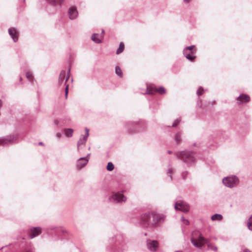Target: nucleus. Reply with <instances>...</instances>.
<instances>
[{"label": "nucleus", "mask_w": 252, "mask_h": 252, "mask_svg": "<svg viewBox=\"0 0 252 252\" xmlns=\"http://www.w3.org/2000/svg\"><path fill=\"white\" fill-rule=\"evenodd\" d=\"M195 153L187 150L177 152L176 156L177 158L186 163L188 166H191L195 161Z\"/></svg>", "instance_id": "obj_1"}, {"label": "nucleus", "mask_w": 252, "mask_h": 252, "mask_svg": "<svg viewBox=\"0 0 252 252\" xmlns=\"http://www.w3.org/2000/svg\"><path fill=\"white\" fill-rule=\"evenodd\" d=\"M239 182L238 178L235 175L225 177L222 179V183L229 188H232L237 186Z\"/></svg>", "instance_id": "obj_2"}, {"label": "nucleus", "mask_w": 252, "mask_h": 252, "mask_svg": "<svg viewBox=\"0 0 252 252\" xmlns=\"http://www.w3.org/2000/svg\"><path fill=\"white\" fill-rule=\"evenodd\" d=\"M152 213H146L141 217V222L145 227H155L154 221H153Z\"/></svg>", "instance_id": "obj_3"}, {"label": "nucleus", "mask_w": 252, "mask_h": 252, "mask_svg": "<svg viewBox=\"0 0 252 252\" xmlns=\"http://www.w3.org/2000/svg\"><path fill=\"white\" fill-rule=\"evenodd\" d=\"M191 242L196 248H201L206 243V240L200 234H199L197 238L193 237L191 238Z\"/></svg>", "instance_id": "obj_4"}, {"label": "nucleus", "mask_w": 252, "mask_h": 252, "mask_svg": "<svg viewBox=\"0 0 252 252\" xmlns=\"http://www.w3.org/2000/svg\"><path fill=\"white\" fill-rule=\"evenodd\" d=\"M17 141L16 137L13 135H8L4 137L0 138V145L7 146L15 143Z\"/></svg>", "instance_id": "obj_5"}, {"label": "nucleus", "mask_w": 252, "mask_h": 252, "mask_svg": "<svg viewBox=\"0 0 252 252\" xmlns=\"http://www.w3.org/2000/svg\"><path fill=\"white\" fill-rule=\"evenodd\" d=\"M126 199V196L120 192L113 193L110 197V200L114 203H121L125 202Z\"/></svg>", "instance_id": "obj_6"}, {"label": "nucleus", "mask_w": 252, "mask_h": 252, "mask_svg": "<svg viewBox=\"0 0 252 252\" xmlns=\"http://www.w3.org/2000/svg\"><path fill=\"white\" fill-rule=\"evenodd\" d=\"M174 208L176 210H179L183 212H187L189 210L188 204L183 201H179L175 203Z\"/></svg>", "instance_id": "obj_7"}, {"label": "nucleus", "mask_w": 252, "mask_h": 252, "mask_svg": "<svg viewBox=\"0 0 252 252\" xmlns=\"http://www.w3.org/2000/svg\"><path fill=\"white\" fill-rule=\"evenodd\" d=\"M90 154H88L85 158H79L76 162V168L78 170H80L84 167L88 163L90 158Z\"/></svg>", "instance_id": "obj_8"}, {"label": "nucleus", "mask_w": 252, "mask_h": 252, "mask_svg": "<svg viewBox=\"0 0 252 252\" xmlns=\"http://www.w3.org/2000/svg\"><path fill=\"white\" fill-rule=\"evenodd\" d=\"M194 46L193 45L186 47L184 51L183 54L187 59L189 60L192 61L195 59V57L194 55V51L193 49Z\"/></svg>", "instance_id": "obj_9"}, {"label": "nucleus", "mask_w": 252, "mask_h": 252, "mask_svg": "<svg viewBox=\"0 0 252 252\" xmlns=\"http://www.w3.org/2000/svg\"><path fill=\"white\" fill-rule=\"evenodd\" d=\"M86 133L84 136L80 137L77 142V150L80 152L83 146L84 147L86 145V141L89 135V129L87 128H85Z\"/></svg>", "instance_id": "obj_10"}, {"label": "nucleus", "mask_w": 252, "mask_h": 252, "mask_svg": "<svg viewBox=\"0 0 252 252\" xmlns=\"http://www.w3.org/2000/svg\"><path fill=\"white\" fill-rule=\"evenodd\" d=\"M140 124L139 122H128L126 124V128L127 130L130 133H134L136 131L135 129L137 128V126Z\"/></svg>", "instance_id": "obj_11"}, {"label": "nucleus", "mask_w": 252, "mask_h": 252, "mask_svg": "<svg viewBox=\"0 0 252 252\" xmlns=\"http://www.w3.org/2000/svg\"><path fill=\"white\" fill-rule=\"evenodd\" d=\"M147 246L148 250L151 252H156L158 247V243L156 240L148 239L147 241Z\"/></svg>", "instance_id": "obj_12"}, {"label": "nucleus", "mask_w": 252, "mask_h": 252, "mask_svg": "<svg viewBox=\"0 0 252 252\" xmlns=\"http://www.w3.org/2000/svg\"><path fill=\"white\" fill-rule=\"evenodd\" d=\"M154 92H158L160 94H163L166 93V90L163 87H160L158 88L156 87L150 88L147 87L146 94H152Z\"/></svg>", "instance_id": "obj_13"}, {"label": "nucleus", "mask_w": 252, "mask_h": 252, "mask_svg": "<svg viewBox=\"0 0 252 252\" xmlns=\"http://www.w3.org/2000/svg\"><path fill=\"white\" fill-rule=\"evenodd\" d=\"M41 233V228L40 227L31 228L29 231V237L32 239L38 236Z\"/></svg>", "instance_id": "obj_14"}, {"label": "nucleus", "mask_w": 252, "mask_h": 252, "mask_svg": "<svg viewBox=\"0 0 252 252\" xmlns=\"http://www.w3.org/2000/svg\"><path fill=\"white\" fill-rule=\"evenodd\" d=\"M153 216V224H154L155 227L158 226V223L161 222L163 221L164 217L162 215L158 214L152 212Z\"/></svg>", "instance_id": "obj_15"}, {"label": "nucleus", "mask_w": 252, "mask_h": 252, "mask_svg": "<svg viewBox=\"0 0 252 252\" xmlns=\"http://www.w3.org/2000/svg\"><path fill=\"white\" fill-rule=\"evenodd\" d=\"M238 103L241 104L244 103H247L250 100V97L249 95L242 94H241L237 98Z\"/></svg>", "instance_id": "obj_16"}, {"label": "nucleus", "mask_w": 252, "mask_h": 252, "mask_svg": "<svg viewBox=\"0 0 252 252\" xmlns=\"http://www.w3.org/2000/svg\"><path fill=\"white\" fill-rule=\"evenodd\" d=\"M68 13L69 19L71 20L75 19L77 17L78 14L76 7L74 6L70 7L68 9Z\"/></svg>", "instance_id": "obj_17"}, {"label": "nucleus", "mask_w": 252, "mask_h": 252, "mask_svg": "<svg viewBox=\"0 0 252 252\" xmlns=\"http://www.w3.org/2000/svg\"><path fill=\"white\" fill-rule=\"evenodd\" d=\"M8 33L12 37L14 42H16L18 40V33L16 30L14 28H10L8 29Z\"/></svg>", "instance_id": "obj_18"}, {"label": "nucleus", "mask_w": 252, "mask_h": 252, "mask_svg": "<svg viewBox=\"0 0 252 252\" xmlns=\"http://www.w3.org/2000/svg\"><path fill=\"white\" fill-rule=\"evenodd\" d=\"M103 38V35H99L98 33H94L91 37L92 40L96 43H101Z\"/></svg>", "instance_id": "obj_19"}, {"label": "nucleus", "mask_w": 252, "mask_h": 252, "mask_svg": "<svg viewBox=\"0 0 252 252\" xmlns=\"http://www.w3.org/2000/svg\"><path fill=\"white\" fill-rule=\"evenodd\" d=\"M66 75V71L65 70H62L59 75L58 79V83L62 84L63 83Z\"/></svg>", "instance_id": "obj_20"}, {"label": "nucleus", "mask_w": 252, "mask_h": 252, "mask_svg": "<svg viewBox=\"0 0 252 252\" xmlns=\"http://www.w3.org/2000/svg\"><path fill=\"white\" fill-rule=\"evenodd\" d=\"M49 3L53 5H59L61 6L64 0H47Z\"/></svg>", "instance_id": "obj_21"}, {"label": "nucleus", "mask_w": 252, "mask_h": 252, "mask_svg": "<svg viewBox=\"0 0 252 252\" xmlns=\"http://www.w3.org/2000/svg\"><path fill=\"white\" fill-rule=\"evenodd\" d=\"M222 216L220 214H215L212 216L211 219L212 220H221L222 219Z\"/></svg>", "instance_id": "obj_22"}, {"label": "nucleus", "mask_w": 252, "mask_h": 252, "mask_svg": "<svg viewBox=\"0 0 252 252\" xmlns=\"http://www.w3.org/2000/svg\"><path fill=\"white\" fill-rule=\"evenodd\" d=\"M73 129L72 128H66L64 129V134L67 137H70L72 136Z\"/></svg>", "instance_id": "obj_23"}, {"label": "nucleus", "mask_w": 252, "mask_h": 252, "mask_svg": "<svg viewBox=\"0 0 252 252\" xmlns=\"http://www.w3.org/2000/svg\"><path fill=\"white\" fill-rule=\"evenodd\" d=\"M175 141L176 143L179 144L181 141V133L179 132L176 133L175 135Z\"/></svg>", "instance_id": "obj_24"}, {"label": "nucleus", "mask_w": 252, "mask_h": 252, "mask_svg": "<svg viewBox=\"0 0 252 252\" xmlns=\"http://www.w3.org/2000/svg\"><path fill=\"white\" fill-rule=\"evenodd\" d=\"M124 44L123 43L121 42L119 44V47L116 51V54H119L121 53L124 51Z\"/></svg>", "instance_id": "obj_25"}, {"label": "nucleus", "mask_w": 252, "mask_h": 252, "mask_svg": "<svg viewBox=\"0 0 252 252\" xmlns=\"http://www.w3.org/2000/svg\"><path fill=\"white\" fill-rule=\"evenodd\" d=\"M115 72L116 74L119 77H121L123 76V72L119 66H117L115 67Z\"/></svg>", "instance_id": "obj_26"}, {"label": "nucleus", "mask_w": 252, "mask_h": 252, "mask_svg": "<svg viewBox=\"0 0 252 252\" xmlns=\"http://www.w3.org/2000/svg\"><path fill=\"white\" fill-rule=\"evenodd\" d=\"M26 76L27 78L30 81H32V80L33 79V75H32V73L31 71H27L26 73Z\"/></svg>", "instance_id": "obj_27"}, {"label": "nucleus", "mask_w": 252, "mask_h": 252, "mask_svg": "<svg viewBox=\"0 0 252 252\" xmlns=\"http://www.w3.org/2000/svg\"><path fill=\"white\" fill-rule=\"evenodd\" d=\"M114 166L111 162H109L107 165V170L108 171H112L114 169Z\"/></svg>", "instance_id": "obj_28"}, {"label": "nucleus", "mask_w": 252, "mask_h": 252, "mask_svg": "<svg viewBox=\"0 0 252 252\" xmlns=\"http://www.w3.org/2000/svg\"><path fill=\"white\" fill-rule=\"evenodd\" d=\"M174 172V170L172 168H169L168 169L167 171V174L168 176H169L170 177L171 180H172V174Z\"/></svg>", "instance_id": "obj_29"}, {"label": "nucleus", "mask_w": 252, "mask_h": 252, "mask_svg": "<svg viewBox=\"0 0 252 252\" xmlns=\"http://www.w3.org/2000/svg\"><path fill=\"white\" fill-rule=\"evenodd\" d=\"M247 225L250 230H252V216L249 219Z\"/></svg>", "instance_id": "obj_30"}, {"label": "nucleus", "mask_w": 252, "mask_h": 252, "mask_svg": "<svg viewBox=\"0 0 252 252\" xmlns=\"http://www.w3.org/2000/svg\"><path fill=\"white\" fill-rule=\"evenodd\" d=\"M181 122V118H178L176 119L173 123L172 126L176 127Z\"/></svg>", "instance_id": "obj_31"}, {"label": "nucleus", "mask_w": 252, "mask_h": 252, "mask_svg": "<svg viewBox=\"0 0 252 252\" xmlns=\"http://www.w3.org/2000/svg\"><path fill=\"white\" fill-rule=\"evenodd\" d=\"M203 89L202 87H199L196 92L198 95H201L203 94Z\"/></svg>", "instance_id": "obj_32"}, {"label": "nucleus", "mask_w": 252, "mask_h": 252, "mask_svg": "<svg viewBox=\"0 0 252 252\" xmlns=\"http://www.w3.org/2000/svg\"><path fill=\"white\" fill-rule=\"evenodd\" d=\"M181 220L185 225H187L189 224V221L188 220L185 219L184 217H182L181 218Z\"/></svg>", "instance_id": "obj_33"}, {"label": "nucleus", "mask_w": 252, "mask_h": 252, "mask_svg": "<svg viewBox=\"0 0 252 252\" xmlns=\"http://www.w3.org/2000/svg\"><path fill=\"white\" fill-rule=\"evenodd\" d=\"M68 93V85H66L65 88V98L67 97V94Z\"/></svg>", "instance_id": "obj_34"}, {"label": "nucleus", "mask_w": 252, "mask_h": 252, "mask_svg": "<svg viewBox=\"0 0 252 252\" xmlns=\"http://www.w3.org/2000/svg\"><path fill=\"white\" fill-rule=\"evenodd\" d=\"M188 174V172H187V171L182 172V173L181 174L182 178L183 179H185L186 178V176Z\"/></svg>", "instance_id": "obj_35"}, {"label": "nucleus", "mask_w": 252, "mask_h": 252, "mask_svg": "<svg viewBox=\"0 0 252 252\" xmlns=\"http://www.w3.org/2000/svg\"><path fill=\"white\" fill-rule=\"evenodd\" d=\"M209 247L212 249V250L214 251H217V250H218V248L216 246H209Z\"/></svg>", "instance_id": "obj_36"}, {"label": "nucleus", "mask_w": 252, "mask_h": 252, "mask_svg": "<svg viewBox=\"0 0 252 252\" xmlns=\"http://www.w3.org/2000/svg\"><path fill=\"white\" fill-rule=\"evenodd\" d=\"M62 133H60V132H58V133H57V134H56V137H57V138H61V137H62Z\"/></svg>", "instance_id": "obj_37"}, {"label": "nucleus", "mask_w": 252, "mask_h": 252, "mask_svg": "<svg viewBox=\"0 0 252 252\" xmlns=\"http://www.w3.org/2000/svg\"><path fill=\"white\" fill-rule=\"evenodd\" d=\"M69 79V76H67L66 78H65V81H64V84H66L67 81H68Z\"/></svg>", "instance_id": "obj_38"}, {"label": "nucleus", "mask_w": 252, "mask_h": 252, "mask_svg": "<svg viewBox=\"0 0 252 252\" xmlns=\"http://www.w3.org/2000/svg\"><path fill=\"white\" fill-rule=\"evenodd\" d=\"M190 0H184L185 3H188L190 2Z\"/></svg>", "instance_id": "obj_39"}, {"label": "nucleus", "mask_w": 252, "mask_h": 252, "mask_svg": "<svg viewBox=\"0 0 252 252\" xmlns=\"http://www.w3.org/2000/svg\"><path fill=\"white\" fill-rule=\"evenodd\" d=\"M2 100L0 99V108L2 107Z\"/></svg>", "instance_id": "obj_40"}, {"label": "nucleus", "mask_w": 252, "mask_h": 252, "mask_svg": "<svg viewBox=\"0 0 252 252\" xmlns=\"http://www.w3.org/2000/svg\"><path fill=\"white\" fill-rule=\"evenodd\" d=\"M244 252H251L248 249H245V250H244Z\"/></svg>", "instance_id": "obj_41"}, {"label": "nucleus", "mask_w": 252, "mask_h": 252, "mask_svg": "<svg viewBox=\"0 0 252 252\" xmlns=\"http://www.w3.org/2000/svg\"><path fill=\"white\" fill-rule=\"evenodd\" d=\"M59 123V121L58 120H56V121H55V124L56 125H58Z\"/></svg>", "instance_id": "obj_42"}, {"label": "nucleus", "mask_w": 252, "mask_h": 252, "mask_svg": "<svg viewBox=\"0 0 252 252\" xmlns=\"http://www.w3.org/2000/svg\"><path fill=\"white\" fill-rule=\"evenodd\" d=\"M104 33V30H102L101 34L100 35H103Z\"/></svg>", "instance_id": "obj_43"}, {"label": "nucleus", "mask_w": 252, "mask_h": 252, "mask_svg": "<svg viewBox=\"0 0 252 252\" xmlns=\"http://www.w3.org/2000/svg\"><path fill=\"white\" fill-rule=\"evenodd\" d=\"M24 252H33L32 250H27V251H26Z\"/></svg>", "instance_id": "obj_44"}, {"label": "nucleus", "mask_w": 252, "mask_h": 252, "mask_svg": "<svg viewBox=\"0 0 252 252\" xmlns=\"http://www.w3.org/2000/svg\"><path fill=\"white\" fill-rule=\"evenodd\" d=\"M63 233H66V231L65 230H62Z\"/></svg>", "instance_id": "obj_45"}, {"label": "nucleus", "mask_w": 252, "mask_h": 252, "mask_svg": "<svg viewBox=\"0 0 252 252\" xmlns=\"http://www.w3.org/2000/svg\"><path fill=\"white\" fill-rule=\"evenodd\" d=\"M70 71V69H68V71H67V74H69Z\"/></svg>", "instance_id": "obj_46"}, {"label": "nucleus", "mask_w": 252, "mask_h": 252, "mask_svg": "<svg viewBox=\"0 0 252 252\" xmlns=\"http://www.w3.org/2000/svg\"><path fill=\"white\" fill-rule=\"evenodd\" d=\"M43 143L42 142H39V145H42Z\"/></svg>", "instance_id": "obj_47"}, {"label": "nucleus", "mask_w": 252, "mask_h": 252, "mask_svg": "<svg viewBox=\"0 0 252 252\" xmlns=\"http://www.w3.org/2000/svg\"><path fill=\"white\" fill-rule=\"evenodd\" d=\"M168 154H171V151H169L168 152Z\"/></svg>", "instance_id": "obj_48"}, {"label": "nucleus", "mask_w": 252, "mask_h": 252, "mask_svg": "<svg viewBox=\"0 0 252 252\" xmlns=\"http://www.w3.org/2000/svg\"><path fill=\"white\" fill-rule=\"evenodd\" d=\"M20 80L21 81L22 80V78L21 77H20Z\"/></svg>", "instance_id": "obj_49"}, {"label": "nucleus", "mask_w": 252, "mask_h": 252, "mask_svg": "<svg viewBox=\"0 0 252 252\" xmlns=\"http://www.w3.org/2000/svg\"><path fill=\"white\" fill-rule=\"evenodd\" d=\"M2 249H3V247H1V248H0V250H1Z\"/></svg>", "instance_id": "obj_50"}]
</instances>
